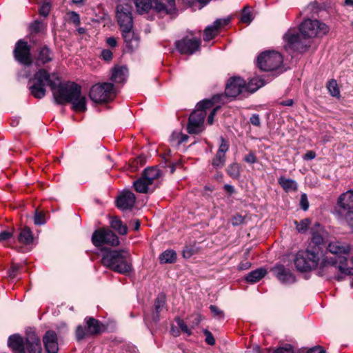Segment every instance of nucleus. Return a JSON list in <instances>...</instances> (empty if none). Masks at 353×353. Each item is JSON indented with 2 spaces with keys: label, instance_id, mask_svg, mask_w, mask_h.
<instances>
[{
  "label": "nucleus",
  "instance_id": "a878e982",
  "mask_svg": "<svg viewBox=\"0 0 353 353\" xmlns=\"http://www.w3.org/2000/svg\"><path fill=\"white\" fill-rule=\"evenodd\" d=\"M230 20V18L216 19L212 25L208 26L204 30L203 39L208 41L214 39L217 35L219 28L226 26Z\"/></svg>",
  "mask_w": 353,
  "mask_h": 353
},
{
  "label": "nucleus",
  "instance_id": "3c124183",
  "mask_svg": "<svg viewBox=\"0 0 353 353\" xmlns=\"http://www.w3.org/2000/svg\"><path fill=\"white\" fill-rule=\"evenodd\" d=\"M20 268L18 264L12 263L10 269L8 270V275L10 278H14Z\"/></svg>",
  "mask_w": 353,
  "mask_h": 353
},
{
  "label": "nucleus",
  "instance_id": "9d476101",
  "mask_svg": "<svg viewBox=\"0 0 353 353\" xmlns=\"http://www.w3.org/2000/svg\"><path fill=\"white\" fill-rule=\"evenodd\" d=\"M330 30L329 27L319 20L305 19L299 28V34L305 38L321 37L325 35Z\"/></svg>",
  "mask_w": 353,
  "mask_h": 353
},
{
  "label": "nucleus",
  "instance_id": "e2e57ef3",
  "mask_svg": "<svg viewBox=\"0 0 353 353\" xmlns=\"http://www.w3.org/2000/svg\"><path fill=\"white\" fill-rule=\"evenodd\" d=\"M307 353H325V350L320 346H316L310 349Z\"/></svg>",
  "mask_w": 353,
  "mask_h": 353
},
{
  "label": "nucleus",
  "instance_id": "c9c22d12",
  "mask_svg": "<svg viewBox=\"0 0 353 353\" xmlns=\"http://www.w3.org/2000/svg\"><path fill=\"white\" fill-rule=\"evenodd\" d=\"M334 215L340 222L345 223L353 228V210L343 212V215L340 214H334Z\"/></svg>",
  "mask_w": 353,
  "mask_h": 353
},
{
  "label": "nucleus",
  "instance_id": "b1692460",
  "mask_svg": "<svg viewBox=\"0 0 353 353\" xmlns=\"http://www.w3.org/2000/svg\"><path fill=\"white\" fill-rule=\"evenodd\" d=\"M221 144L216 154L215 157L212 159V165L215 168H221L225 163V152L229 149L228 142L223 137H220Z\"/></svg>",
  "mask_w": 353,
  "mask_h": 353
},
{
  "label": "nucleus",
  "instance_id": "dca6fc26",
  "mask_svg": "<svg viewBox=\"0 0 353 353\" xmlns=\"http://www.w3.org/2000/svg\"><path fill=\"white\" fill-rule=\"evenodd\" d=\"M283 38L292 48L299 52L307 51L311 46L310 40L303 37L299 32L288 31L284 34Z\"/></svg>",
  "mask_w": 353,
  "mask_h": 353
},
{
  "label": "nucleus",
  "instance_id": "cd10ccee",
  "mask_svg": "<svg viewBox=\"0 0 353 353\" xmlns=\"http://www.w3.org/2000/svg\"><path fill=\"white\" fill-rule=\"evenodd\" d=\"M128 68L125 66H117L113 69L111 79L116 83H123L128 75Z\"/></svg>",
  "mask_w": 353,
  "mask_h": 353
},
{
  "label": "nucleus",
  "instance_id": "f257e3e1",
  "mask_svg": "<svg viewBox=\"0 0 353 353\" xmlns=\"http://www.w3.org/2000/svg\"><path fill=\"white\" fill-rule=\"evenodd\" d=\"M54 102L59 105L70 103L72 109L76 112H85L86 108L85 97L81 94V87L72 81L59 83L57 88L52 90Z\"/></svg>",
  "mask_w": 353,
  "mask_h": 353
},
{
  "label": "nucleus",
  "instance_id": "79ce46f5",
  "mask_svg": "<svg viewBox=\"0 0 353 353\" xmlns=\"http://www.w3.org/2000/svg\"><path fill=\"white\" fill-rule=\"evenodd\" d=\"M88 336H90V334H88L86 326L79 325L77 327L76 337L78 341H81Z\"/></svg>",
  "mask_w": 353,
  "mask_h": 353
},
{
  "label": "nucleus",
  "instance_id": "473e14b6",
  "mask_svg": "<svg viewBox=\"0 0 353 353\" xmlns=\"http://www.w3.org/2000/svg\"><path fill=\"white\" fill-rule=\"evenodd\" d=\"M278 182L285 192L297 190L298 185L294 180L281 176L279 178Z\"/></svg>",
  "mask_w": 353,
  "mask_h": 353
},
{
  "label": "nucleus",
  "instance_id": "c03bdc74",
  "mask_svg": "<svg viewBox=\"0 0 353 353\" xmlns=\"http://www.w3.org/2000/svg\"><path fill=\"white\" fill-rule=\"evenodd\" d=\"M179 327L181 329V330L187 334L188 336L191 335L192 334V332H191V329L189 328L187 325L185 323V322L183 321V319L177 317L175 319Z\"/></svg>",
  "mask_w": 353,
  "mask_h": 353
},
{
  "label": "nucleus",
  "instance_id": "864d4df0",
  "mask_svg": "<svg viewBox=\"0 0 353 353\" xmlns=\"http://www.w3.org/2000/svg\"><path fill=\"white\" fill-rule=\"evenodd\" d=\"M300 205L303 210H307L309 207V203L305 194H303L301 196Z\"/></svg>",
  "mask_w": 353,
  "mask_h": 353
},
{
  "label": "nucleus",
  "instance_id": "72a5a7b5",
  "mask_svg": "<svg viewBox=\"0 0 353 353\" xmlns=\"http://www.w3.org/2000/svg\"><path fill=\"white\" fill-rule=\"evenodd\" d=\"M267 271L264 268H260L250 272L246 276V281L249 283H256L265 276Z\"/></svg>",
  "mask_w": 353,
  "mask_h": 353
},
{
  "label": "nucleus",
  "instance_id": "603ef678",
  "mask_svg": "<svg viewBox=\"0 0 353 353\" xmlns=\"http://www.w3.org/2000/svg\"><path fill=\"white\" fill-rule=\"evenodd\" d=\"M13 235V230H4L0 232V241H4L10 239Z\"/></svg>",
  "mask_w": 353,
  "mask_h": 353
},
{
  "label": "nucleus",
  "instance_id": "a19ab883",
  "mask_svg": "<svg viewBox=\"0 0 353 353\" xmlns=\"http://www.w3.org/2000/svg\"><path fill=\"white\" fill-rule=\"evenodd\" d=\"M228 174L233 179H237L240 176V166L237 163L230 165L227 169Z\"/></svg>",
  "mask_w": 353,
  "mask_h": 353
},
{
  "label": "nucleus",
  "instance_id": "58836bf2",
  "mask_svg": "<svg viewBox=\"0 0 353 353\" xmlns=\"http://www.w3.org/2000/svg\"><path fill=\"white\" fill-rule=\"evenodd\" d=\"M327 88L332 97H339L340 95L339 88L336 80L331 79L328 81Z\"/></svg>",
  "mask_w": 353,
  "mask_h": 353
},
{
  "label": "nucleus",
  "instance_id": "bb28decb",
  "mask_svg": "<svg viewBox=\"0 0 353 353\" xmlns=\"http://www.w3.org/2000/svg\"><path fill=\"white\" fill-rule=\"evenodd\" d=\"M136 202V196L133 192L123 191L117 200V205L121 210L132 209Z\"/></svg>",
  "mask_w": 353,
  "mask_h": 353
},
{
  "label": "nucleus",
  "instance_id": "7ed1b4c3",
  "mask_svg": "<svg viewBox=\"0 0 353 353\" xmlns=\"http://www.w3.org/2000/svg\"><path fill=\"white\" fill-rule=\"evenodd\" d=\"M59 78L57 73L50 74L43 68L39 69L29 81V90L31 94L38 99L43 98L46 94V86L48 85L52 91L57 88Z\"/></svg>",
  "mask_w": 353,
  "mask_h": 353
},
{
  "label": "nucleus",
  "instance_id": "20e7f679",
  "mask_svg": "<svg viewBox=\"0 0 353 353\" xmlns=\"http://www.w3.org/2000/svg\"><path fill=\"white\" fill-rule=\"evenodd\" d=\"M221 96L215 95L212 99H205L196 105V108L189 117L188 123V132L189 134H199L204 130V119L207 110L212 108L215 101H219Z\"/></svg>",
  "mask_w": 353,
  "mask_h": 353
},
{
  "label": "nucleus",
  "instance_id": "5701e85b",
  "mask_svg": "<svg viewBox=\"0 0 353 353\" xmlns=\"http://www.w3.org/2000/svg\"><path fill=\"white\" fill-rule=\"evenodd\" d=\"M54 54L46 46L39 48L34 55V64L40 67L52 61Z\"/></svg>",
  "mask_w": 353,
  "mask_h": 353
},
{
  "label": "nucleus",
  "instance_id": "338daca9",
  "mask_svg": "<svg viewBox=\"0 0 353 353\" xmlns=\"http://www.w3.org/2000/svg\"><path fill=\"white\" fill-rule=\"evenodd\" d=\"M71 19L72 20V21L77 24L80 22V19H79V16L78 14H77L76 12H72L71 13Z\"/></svg>",
  "mask_w": 353,
  "mask_h": 353
},
{
  "label": "nucleus",
  "instance_id": "09e8293b",
  "mask_svg": "<svg viewBox=\"0 0 353 353\" xmlns=\"http://www.w3.org/2000/svg\"><path fill=\"white\" fill-rule=\"evenodd\" d=\"M50 11V5L49 3H44L39 9V14L43 17H47Z\"/></svg>",
  "mask_w": 353,
  "mask_h": 353
},
{
  "label": "nucleus",
  "instance_id": "2eb2a0df",
  "mask_svg": "<svg viewBox=\"0 0 353 353\" xmlns=\"http://www.w3.org/2000/svg\"><path fill=\"white\" fill-rule=\"evenodd\" d=\"M132 10V6L129 3H120L117 5V19L121 30L133 28Z\"/></svg>",
  "mask_w": 353,
  "mask_h": 353
},
{
  "label": "nucleus",
  "instance_id": "69168bd1",
  "mask_svg": "<svg viewBox=\"0 0 353 353\" xmlns=\"http://www.w3.org/2000/svg\"><path fill=\"white\" fill-rule=\"evenodd\" d=\"M107 44L112 48H114L117 46V42L114 37H109L106 40Z\"/></svg>",
  "mask_w": 353,
  "mask_h": 353
},
{
  "label": "nucleus",
  "instance_id": "423d86ee",
  "mask_svg": "<svg viewBox=\"0 0 353 353\" xmlns=\"http://www.w3.org/2000/svg\"><path fill=\"white\" fill-rule=\"evenodd\" d=\"M8 343L14 353H26V348L28 353H41L42 351L40 339L34 331L26 332V343L18 334L10 336Z\"/></svg>",
  "mask_w": 353,
  "mask_h": 353
},
{
  "label": "nucleus",
  "instance_id": "052dcab7",
  "mask_svg": "<svg viewBox=\"0 0 353 353\" xmlns=\"http://www.w3.org/2000/svg\"><path fill=\"white\" fill-rule=\"evenodd\" d=\"M210 311L214 314L216 316H222L223 312L216 305H211L210 306Z\"/></svg>",
  "mask_w": 353,
  "mask_h": 353
},
{
  "label": "nucleus",
  "instance_id": "e433bc0d",
  "mask_svg": "<svg viewBox=\"0 0 353 353\" xmlns=\"http://www.w3.org/2000/svg\"><path fill=\"white\" fill-rule=\"evenodd\" d=\"M159 259L162 263H172L176 261V254L172 250H168L160 255Z\"/></svg>",
  "mask_w": 353,
  "mask_h": 353
},
{
  "label": "nucleus",
  "instance_id": "5fc2aeb1",
  "mask_svg": "<svg viewBox=\"0 0 353 353\" xmlns=\"http://www.w3.org/2000/svg\"><path fill=\"white\" fill-rule=\"evenodd\" d=\"M101 57L105 61H110L112 59V52L108 49L103 50L101 52Z\"/></svg>",
  "mask_w": 353,
  "mask_h": 353
},
{
  "label": "nucleus",
  "instance_id": "f3484780",
  "mask_svg": "<svg viewBox=\"0 0 353 353\" xmlns=\"http://www.w3.org/2000/svg\"><path fill=\"white\" fill-rule=\"evenodd\" d=\"M349 210H353V190H347L339 196L333 214L343 215V212Z\"/></svg>",
  "mask_w": 353,
  "mask_h": 353
},
{
  "label": "nucleus",
  "instance_id": "f03ea898",
  "mask_svg": "<svg viewBox=\"0 0 353 353\" xmlns=\"http://www.w3.org/2000/svg\"><path fill=\"white\" fill-rule=\"evenodd\" d=\"M101 263L104 266L119 274H125L132 270L130 254L125 250L104 249Z\"/></svg>",
  "mask_w": 353,
  "mask_h": 353
},
{
  "label": "nucleus",
  "instance_id": "2f4dec72",
  "mask_svg": "<svg viewBox=\"0 0 353 353\" xmlns=\"http://www.w3.org/2000/svg\"><path fill=\"white\" fill-rule=\"evenodd\" d=\"M110 224L111 228L117 231L121 235L127 234L128 230L127 225L123 224L118 217H112Z\"/></svg>",
  "mask_w": 353,
  "mask_h": 353
},
{
  "label": "nucleus",
  "instance_id": "f8f14e48",
  "mask_svg": "<svg viewBox=\"0 0 353 353\" xmlns=\"http://www.w3.org/2000/svg\"><path fill=\"white\" fill-rule=\"evenodd\" d=\"M283 61L281 54L274 51L263 52L257 59L259 68L263 71L277 70L281 66Z\"/></svg>",
  "mask_w": 353,
  "mask_h": 353
},
{
  "label": "nucleus",
  "instance_id": "49530a36",
  "mask_svg": "<svg viewBox=\"0 0 353 353\" xmlns=\"http://www.w3.org/2000/svg\"><path fill=\"white\" fill-rule=\"evenodd\" d=\"M245 216L236 214L231 219V223L234 226H237L241 225L244 223Z\"/></svg>",
  "mask_w": 353,
  "mask_h": 353
},
{
  "label": "nucleus",
  "instance_id": "4be33fe9",
  "mask_svg": "<svg viewBox=\"0 0 353 353\" xmlns=\"http://www.w3.org/2000/svg\"><path fill=\"white\" fill-rule=\"evenodd\" d=\"M271 270L282 283L290 284L295 281L294 274L282 264H276Z\"/></svg>",
  "mask_w": 353,
  "mask_h": 353
},
{
  "label": "nucleus",
  "instance_id": "6ab92c4d",
  "mask_svg": "<svg viewBox=\"0 0 353 353\" xmlns=\"http://www.w3.org/2000/svg\"><path fill=\"white\" fill-rule=\"evenodd\" d=\"M325 231L322 226L316 223L312 228V242L310 246L311 250H318V255L321 250V245L324 242Z\"/></svg>",
  "mask_w": 353,
  "mask_h": 353
},
{
  "label": "nucleus",
  "instance_id": "393cba45",
  "mask_svg": "<svg viewBox=\"0 0 353 353\" xmlns=\"http://www.w3.org/2000/svg\"><path fill=\"white\" fill-rule=\"evenodd\" d=\"M43 341L47 353L58 352V338L57 334L54 331H47L43 337Z\"/></svg>",
  "mask_w": 353,
  "mask_h": 353
},
{
  "label": "nucleus",
  "instance_id": "9b49d317",
  "mask_svg": "<svg viewBox=\"0 0 353 353\" xmlns=\"http://www.w3.org/2000/svg\"><path fill=\"white\" fill-rule=\"evenodd\" d=\"M116 95L114 86L111 83H98L90 91V98L94 103H105L112 100Z\"/></svg>",
  "mask_w": 353,
  "mask_h": 353
},
{
  "label": "nucleus",
  "instance_id": "8fccbe9b",
  "mask_svg": "<svg viewBox=\"0 0 353 353\" xmlns=\"http://www.w3.org/2000/svg\"><path fill=\"white\" fill-rule=\"evenodd\" d=\"M204 334L205 335V342L210 345H213L215 344V339L212 335V334L208 331V330H204Z\"/></svg>",
  "mask_w": 353,
  "mask_h": 353
},
{
  "label": "nucleus",
  "instance_id": "f704fd0d",
  "mask_svg": "<svg viewBox=\"0 0 353 353\" xmlns=\"http://www.w3.org/2000/svg\"><path fill=\"white\" fill-rule=\"evenodd\" d=\"M150 185V184L142 176L133 183L135 190L139 193H147Z\"/></svg>",
  "mask_w": 353,
  "mask_h": 353
},
{
  "label": "nucleus",
  "instance_id": "6e6d98bb",
  "mask_svg": "<svg viewBox=\"0 0 353 353\" xmlns=\"http://www.w3.org/2000/svg\"><path fill=\"white\" fill-rule=\"evenodd\" d=\"M220 108V105H218L215 108H214L212 111L210 112V114L208 117V123L210 125H212L214 121V117L217 112V110Z\"/></svg>",
  "mask_w": 353,
  "mask_h": 353
},
{
  "label": "nucleus",
  "instance_id": "c85d7f7f",
  "mask_svg": "<svg viewBox=\"0 0 353 353\" xmlns=\"http://www.w3.org/2000/svg\"><path fill=\"white\" fill-rule=\"evenodd\" d=\"M17 239L21 243L30 245L34 240L32 232L28 227H24L20 230Z\"/></svg>",
  "mask_w": 353,
  "mask_h": 353
},
{
  "label": "nucleus",
  "instance_id": "0eeeda50",
  "mask_svg": "<svg viewBox=\"0 0 353 353\" xmlns=\"http://www.w3.org/2000/svg\"><path fill=\"white\" fill-rule=\"evenodd\" d=\"M265 84L263 79L259 78L252 79L248 84L239 77L230 78L225 86V93L227 97H236L245 92L252 93Z\"/></svg>",
  "mask_w": 353,
  "mask_h": 353
},
{
  "label": "nucleus",
  "instance_id": "4c0bfd02",
  "mask_svg": "<svg viewBox=\"0 0 353 353\" xmlns=\"http://www.w3.org/2000/svg\"><path fill=\"white\" fill-rule=\"evenodd\" d=\"M165 303V298L163 294H159L154 302V309L156 312V317L154 319H158L159 313L162 310Z\"/></svg>",
  "mask_w": 353,
  "mask_h": 353
},
{
  "label": "nucleus",
  "instance_id": "ea45409f",
  "mask_svg": "<svg viewBox=\"0 0 353 353\" xmlns=\"http://www.w3.org/2000/svg\"><path fill=\"white\" fill-rule=\"evenodd\" d=\"M253 20V17L249 6H245L242 10V15L241 18V22L244 23H250Z\"/></svg>",
  "mask_w": 353,
  "mask_h": 353
},
{
  "label": "nucleus",
  "instance_id": "412c9836",
  "mask_svg": "<svg viewBox=\"0 0 353 353\" xmlns=\"http://www.w3.org/2000/svg\"><path fill=\"white\" fill-rule=\"evenodd\" d=\"M327 249L330 253L334 254L336 256L330 258L327 256H324L321 259V261L325 259H327L328 260L334 259L335 257L337 259L339 256H341V254H348L350 251V247L348 243L339 241H332L330 242Z\"/></svg>",
  "mask_w": 353,
  "mask_h": 353
},
{
  "label": "nucleus",
  "instance_id": "6e6552de",
  "mask_svg": "<svg viewBox=\"0 0 353 353\" xmlns=\"http://www.w3.org/2000/svg\"><path fill=\"white\" fill-rule=\"evenodd\" d=\"M321 263V259L320 255H318V250H311L310 246L304 252H299L294 259V265L297 270L307 272L319 266L320 273L330 277L331 273H327L325 270L323 272Z\"/></svg>",
  "mask_w": 353,
  "mask_h": 353
},
{
  "label": "nucleus",
  "instance_id": "680f3d73",
  "mask_svg": "<svg viewBox=\"0 0 353 353\" xmlns=\"http://www.w3.org/2000/svg\"><path fill=\"white\" fill-rule=\"evenodd\" d=\"M274 353H294L292 348L289 346L288 347H280L274 351Z\"/></svg>",
  "mask_w": 353,
  "mask_h": 353
},
{
  "label": "nucleus",
  "instance_id": "1a4fd4ad",
  "mask_svg": "<svg viewBox=\"0 0 353 353\" xmlns=\"http://www.w3.org/2000/svg\"><path fill=\"white\" fill-rule=\"evenodd\" d=\"M162 3L159 0H134V4L139 12H148L153 8L157 12L170 14L175 12V0H164Z\"/></svg>",
  "mask_w": 353,
  "mask_h": 353
},
{
  "label": "nucleus",
  "instance_id": "7c9ffc66",
  "mask_svg": "<svg viewBox=\"0 0 353 353\" xmlns=\"http://www.w3.org/2000/svg\"><path fill=\"white\" fill-rule=\"evenodd\" d=\"M160 174L161 172L159 169L151 167L145 168L143 170L141 176L145 178L148 183L152 185L154 181L160 176Z\"/></svg>",
  "mask_w": 353,
  "mask_h": 353
},
{
  "label": "nucleus",
  "instance_id": "bf43d9fd",
  "mask_svg": "<svg viewBox=\"0 0 353 353\" xmlns=\"http://www.w3.org/2000/svg\"><path fill=\"white\" fill-rule=\"evenodd\" d=\"M210 0H183V1L190 6L194 4L196 2L199 3L202 6L209 3Z\"/></svg>",
  "mask_w": 353,
  "mask_h": 353
},
{
  "label": "nucleus",
  "instance_id": "4468645a",
  "mask_svg": "<svg viewBox=\"0 0 353 353\" xmlns=\"http://www.w3.org/2000/svg\"><path fill=\"white\" fill-rule=\"evenodd\" d=\"M13 55L15 60L23 65L30 66L33 63L31 47L23 39H19L15 43Z\"/></svg>",
  "mask_w": 353,
  "mask_h": 353
},
{
  "label": "nucleus",
  "instance_id": "ddd939ff",
  "mask_svg": "<svg viewBox=\"0 0 353 353\" xmlns=\"http://www.w3.org/2000/svg\"><path fill=\"white\" fill-rule=\"evenodd\" d=\"M92 242L96 247L105 244L117 246L119 244L118 236L112 230L105 228L98 229L93 232Z\"/></svg>",
  "mask_w": 353,
  "mask_h": 353
},
{
  "label": "nucleus",
  "instance_id": "13d9d810",
  "mask_svg": "<svg viewBox=\"0 0 353 353\" xmlns=\"http://www.w3.org/2000/svg\"><path fill=\"white\" fill-rule=\"evenodd\" d=\"M244 161L249 163H254L256 161V157L253 152H250L245 156Z\"/></svg>",
  "mask_w": 353,
  "mask_h": 353
},
{
  "label": "nucleus",
  "instance_id": "39448f33",
  "mask_svg": "<svg viewBox=\"0 0 353 353\" xmlns=\"http://www.w3.org/2000/svg\"><path fill=\"white\" fill-rule=\"evenodd\" d=\"M321 268L327 273H331L330 279H334L341 281L343 279V275L353 274V256L350 261L344 256H339L337 259H331L328 260L325 259L321 263Z\"/></svg>",
  "mask_w": 353,
  "mask_h": 353
},
{
  "label": "nucleus",
  "instance_id": "c756f323",
  "mask_svg": "<svg viewBox=\"0 0 353 353\" xmlns=\"http://www.w3.org/2000/svg\"><path fill=\"white\" fill-rule=\"evenodd\" d=\"M86 327L90 335L98 334L101 332V325L98 320L93 317H88L85 319Z\"/></svg>",
  "mask_w": 353,
  "mask_h": 353
},
{
  "label": "nucleus",
  "instance_id": "aec40b11",
  "mask_svg": "<svg viewBox=\"0 0 353 353\" xmlns=\"http://www.w3.org/2000/svg\"><path fill=\"white\" fill-rule=\"evenodd\" d=\"M121 32L125 48L130 52L136 50L139 46L140 37L133 28L123 29Z\"/></svg>",
  "mask_w": 353,
  "mask_h": 353
},
{
  "label": "nucleus",
  "instance_id": "4d7b16f0",
  "mask_svg": "<svg viewBox=\"0 0 353 353\" xmlns=\"http://www.w3.org/2000/svg\"><path fill=\"white\" fill-rule=\"evenodd\" d=\"M250 121L254 126H260L261 125V120L257 114H252L250 119Z\"/></svg>",
  "mask_w": 353,
  "mask_h": 353
},
{
  "label": "nucleus",
  "instance_id": "774afa93",
  "mask_svg": "<svg viewBox=\"0 0 353 353\" xmlns=\"http://www.w3.org/2000/svg\"><path fill=\"white\" fill-rule=\"evenodd\" d=\"M193 252L191 249L186 248L183 251V255L185 258H190L192 255Z\"/></svg>",
  "mask_w": 353,
  "mask_h": 353
},
{
  "label": "nucleus",
  "instance_id": "a211bd4d",
  "mask_svg": "<svg viewBox=\"0 0 353 353\" xmlns=\"http://www.w3.org/2000/svg\"><path fill=\"white\" fill-rule=\"evenodd\" d=\"M201 43L199 39L185 37L176 42V47L181 54H192L199 49Z\"/></svg>",
  "mask_w": 353,
  "mask_h": 353
},
{
  "label": "nucleus",
  "instance_id": "0e129e2a",
  "mask_svg": "<svg viewBox=\"0 0 353 353\" xmlns=\"http://www.w3.org/2000/svg\"><path fill=\"white\" fill-rule=\"evenodd\" d=\"M316 157V154L314 151L309 150L307 151L303 156V159L305 160H312L314 159Z\"/></svg>",
  "mask_w": 353,
  "mask_h": 353
},
{
  "label": "nucleus",
  "instance_id": "a18cd8bd",
  "mask_svg": "<svg viewBox=\"0 0 353 353\" xmlns=\"http://www.w3.org/2000/svg\"><path fill=\"white\" fill-rule=\"evenodd\" d=\"M34 223L36 225L44 224L46 223L45 214L36 210L34 216Z\"/></svg>",
  "mask_w": 353,
  "mask_h": 353
},
{
  "label": "nucleus",
  "instance_id": "de8ad7c7",
  "mask_svg": "<svg viewBox=\"0 0 353 353\" xmlns=\"http://www.w3.org/2000/svg\"><path fill=\"white\" fill-rule=\"evenodd\" d=\"M30 29L32 32L38 33L43 31L44 29V26L41 22L35 21L30 25Z\"/></svg>",
  "mask_w": 353,
  "mask_h": 353
},
{
  "label": "nucleus",
  "instance_id": "37998d69",
  "mask_svg": "<svg viewBox=\"0 0 353 353\" xmlns=\"http://www.w3.org/2000/svg\"><path fill=\"white\" fill-rule=\"evenodd\" d=\"M295 224L296 225V230L299 232H304L308 228V225L310 224V220L308 219H304L301 220L299 223L295 221Z\"/></svg>",
  "mask_w": 353,
  "mask_h": 353
}]
</instances>
